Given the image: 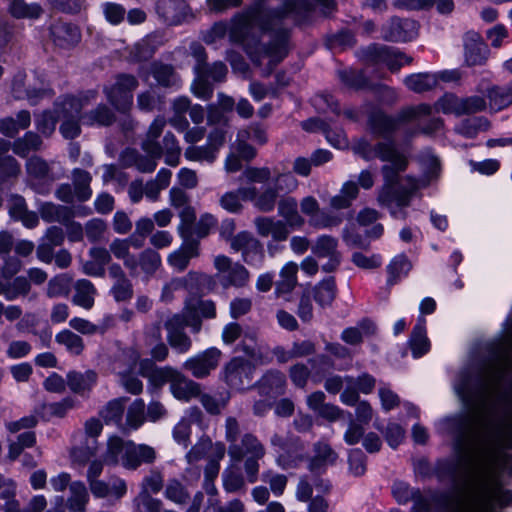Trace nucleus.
<instances>
[{
    "label": "nucleus",
    "mask_w": 512,
    "mask_h": 512,
    "mask_svg": "<svg viewBox=\"0 0 512 512\" xmlns=\"http://www.w3.org/2000/svg\"><path fill=\"white\" fill-rule=\"evenodd\" d=\"M512 332L490 345V354L483 367L476 373L462 371L454 383V390L469 413L488 412L500 393V382L512 366Z\"/></svg>",
    "instance_id": "obj_1"
},
{
    "label": "nucleus",
    "mask_w": 512,
    "mask_h": 512,
    "mask_svg": "<svg viewBox=\"0 0 512 512\" xmlns=\"http://www.w3.org/2000/svg\"><path fill=\"white\" fill-rule=\"evenodd\" d=\"M279 18L278 13H267L263 10H251L246 14L237 16L228 26L225 23L215 24L204 36L206 43L212 44L225 37L229 31L230 39L234 42H242L250 55L252 61L262 64L265 59L268 61L266 73H270L273 67L279 63L287 54V38L285 34L279 35L268 47L258 51L250 43L249 34L259 27L263 30L270 28V20Z\"/></svg>",
    "instance_id": "obj_2"
},
{
    "label": "nucleus",
    "mask_w": 512,
    "mask_h": 512,
    "mask_svg": "<svg viewBox=\"0 0 512 512\" xmlns=\"http://www.w3.org/2000/svg\"><path fill=\"white\" fill-rule=\"evenodd\" d=\"M352 150L367 161L378 158L388 163L382 168L385 187L379 195L380 202L395 203L397 206L408 204L410 196L419 188V184L411 177L402 178L397 183V174L405 170L407 159L395 149L392 143L377 142L373 144L365 138H360L353 144Z\"/></svg>",
    "instance_id": "obj_3"
},
{
    "label": "nucleus",
    "mask_w": 512,
    "mask_h": 512,
    "mask_svg": "<svg viewBox=\"0 0 512 512\" xmlns=\"http://www.w3.org/2000/svg\"><path fill=\"white\" fill-rule=\"evenodd\" d=\"M502 457L503 439L499 430H490L480 437L475 446V460L483 479L490 481L494 478Z\"/></svg>",
    "instance_id": "obj_4"
},
{
    "label": "nucleus",
    "mask_w": 512,
    "mask_h": 512,
    "mask_svg": "<svg viewBox=\"0 0 512 512\" xmlns=\"http://www.w3.org/2000/svg\"><path fill=\"white\" fill-rule=\"evenodd\" d=\"M432 107L428 104H419L403 109L396 118H391L381 111L373 112L369 117V130L375 137L386 138L390 136L400 125L417 119L421 116L430 115Z\"/></svg>",
    "instance_id": "obj_5"
},
{
    "label": "nucleus",
    "mask_w": 512,
    "mask_h": 512,
    "mask_svg": "<svg viewBox=\"0 0 512 512\" xmlns=\"http://www.w3.org/2000/svg\"><path fill=\"white\" fill-rule=\"evenodd\" d=\"M179 233L182 246L169 255L168 263L177 271H183L190 259L198 256V243L208 236L209 226H179Z\"/></svg>",
    "instance_id": "obj_6"
},
{
    "label": "nucleus",
    "mask_w": 512,
    "mask_h": 512,
    "mask_svg": "<svg viewBox=\"0 0 512 512\" xmlns=\"http://www.w3.org/2000/svg\"><path fill=\"white\" fill-rule=\"evenodd\" d=\"M91 98H94L93 92L79 98L68 96L56 103L55 114H58V118L62 119L60 132L65 138L73 139L80 134V113Z\"/></svg>",
    "instance_id": "obj_7"
},
{
    "label": "nucleus",
    "mask_w": 512,
    "mask_h": 512,
    "mask_svg": "<svg viewBox=\"0 0 512 512\" xmlns=\"http://www.w3.org/2000/svg\"><path fill=\"white\" fill-rule=\"evenodd\" d=\"M231 226H224L221 230V236L230 241V246L234 251H241L243 260L250 265H258L262 262L264 254L261 244L249 232L242 231L232 237Z\"/></svg>",
    "instance_id": "obj_8"
},
{
    "label": "nucleus",
    "mask_w": 512,
    "mask_h": 512,
    "mask_svg": "<svg viewBox=\"0 0 512 512\" xmlns=\"http://www.w3.org/2000/svg\"><path fill=\"white\" fill-rule=\"evenodd\" d=\"M137 80L130 75H119L115 83L105 89L108 101L121 112L127 111L133 103V90Z\"/></svg>",
    "instance_id": "obj_9"
},
{
    "label": "nucleus",
    "mask_w": 512,
    "mask_h": 512,
    "mask_svg": "<svg viewBox=\"0 0 512 512\" xmlns=\"http://www.w3.org/2000/svg\"><path fill=\"white\" fill-rule=\"evenodd\" d=\"M221 355L222 353L219 349L215 347L208 348L189 357L183 363V368L197 379L206 378L218 367Z\"/></svg>",
    "instance_id": "obj_10"
},
{
    "label": "nucleus",
    "mask_w": 512,
    "mask_h": 512,
    "mask_svg": "<svg viewBox=\"0 0 512 512\" xmlns=\"http://www.w3.org/2000/svg\"><path fill=\"white\" fill-rule=\"evenodd\" d=\"M167 331V342L178 354H186L192 348V340L184 331L187 327L186 318L180 314L170 316L164 323Z\"/></svg>",
    "instance_id": "obj_11"
},
{
    "label": "nucleus",
    "mask_w": 512,
    "mask_h": 512,
    "mask_svg": "<svg viewBox=\"0 0 512 512\" xmlns=\"http://www.w3.org/2000/svg\"><path fill=\"white\" fill-rule=\"evenodd\" d=\"M311 251L317 258L327 259L321 267L326 273L337 270L341 264L342 255L338 250V240L332 236H319L311 245Z\"/></svg>",
    "instance_id": "obj_12"
},
{
    "label": "nucleus",
    "mask_w": 512,
    "mask_h": 512,
    "mask_svg": "<svg viewBox=\"0 0 512 512\" xmlns=\"http://www.w3.org/2000/svg\"><path fill=\"white\" fill-rule=\"evenodd\" d=\"M214 266L222 275L224 286L242 287L248 282V270L239 263H232L231 259L225 255L216 256Z\"/></svg>",
    "instance_id": "obj_13"
},
{
    "label": "nucleus",
    "mask_w": 512,
    "mask_h": 512,
    "mask_svg": "<svg viewBox=\"0 0 512 512\" xmlns=\"http://www.w3.org/2000/svg\"><path fill=\"white\" fill-rule=\"evenodd\" d=\"M464 61L467 66L484 65L489 58V48L481 35L474 31L465 33L463 37Z\"/></svg>",
    "instance_id": "obj_14"
},
{
    "label": "nucleus",
    "mask_w": 512,
    "mask_h": 512,
    "mask_svg": "<svg viewBox=\"0 0 512 512\" xmlns=\"http://www.w3.org/2000/svg\"><path fill=\"white\" fill-rule=\"evenodd\" d=\"M191 50L197 62L194 67L196 78L191 85L192 93L198 98L208 99L211 97L213 89L207 80V70L204 67L206 60L205 50L199 44H193Z\"/></svg>",
    "instance_id": "obj_15"
},
{
    "label": "nucleus",
    "mask_w": 512,
    "mask_h": 512,
    "mask_svg": "<svg viewBox=\"0 0 512 512\" xmlns=\"http://www.w3.org/2000/svg\"><path fill=\"white\" fill-rule=\"evenodd\" d=\"M228 455L234 462H241L246 456L263 458L266 454L264 444L252 433H245L240 442L228 445Z\"/></svg>",
    "instance_id": "obj_16"
},
{
    "label": "nucleus",
    "mask_w": 512,
    "mask_h": 512,
    "mask_svg": "<svg viewBox=\"0 0 512 512\" xmlns=\"http://www.w3.org/2000/svg\"><path fill=\"white\" fill-rule=\"evenodd\" d=\"M88 485L92 495L96 498L120 500L127 493L126 481L116 476L110 477L108 481L96 479Z\"/></svg>",
    "instance_id": "obj_17"
},
{
    "label": "nucleus",
    "mask_w": 512,
    "mask_h": 512,
    "mask_svg": "<svg viewBox=\"0 0 512 512\" xmlns=\"http://www.w3.org/2000/svg\"><path fill=\"white\" fill-rule=\"evenodd\" d=\"M252 363L241 357L233 358L224 368V379L234 388H240L249 381L253 372Z\"/></svg>",
    "instance_id": "obj_18"
},
{
    "label": "nucleus",
    "mask_w": 512,
    "mask_h": 512,
    "mask_svg": "<svg viewBox=\"0 0 512 512\" xmlns=\"http://www.w3.org/2000/svg\"><path fill=\"white\" fill-rule=\"evenodd\" d=\"M286 376L279 370L267 371L257 383L258 393L267 398H276L285 394Z\"/></svg>",
    "instance_id": "obj_19"
},
{
    "label": "nucleus",
    "mask_w": 512,
    "mask_h": 512,
    "mask_svg": "<svg viewBox=\"0 0 512 512\" xmlns=\"http://www.w3.org/2000/svg\"><path fill=\"white\" fill-rule=\"evenodd\" d=\"M200 384L186 377L182 372L176 370L171 383L170 391L172 395L184 402L190 401L200 395Z\"/></svg>",
    "instance_id": "obj_20"
},
{
    "label": "nucleus",
    "mask_w": 512,
    "mask_h": 512,
    "mask_svg": "<svg viewBox=\"0 0 512 512\" xmlns=\"http://www.w3.org/2000/svg\"><path fill=\"white\" fill-rule=\"evenodd\" d=\"M128 452V457L125 458L124 468L127 470H136L142 464H153L157 459V452L154 447L147 444H136L132 441Z\"/></svg>",
    "instance_id": "obj_21"
},
{
    "label": "nucleus",
    "mask_w": 512,
    "mask_h": 512,
    "mask_svg": "<svg viewBox=\"0 0 512 512\" xmlns=\"http://www.w3.org/2000/svg\"><path fill=\"white\" fill-rule=\"evenodd\" d=\"M51 36L55 45L61 48H70L79 43L81 34L79 29L65 22H57L51 27Z\"/></svg>",
    "instance_id": "obj_22"
},
{
    "label": "nucleus",
    "mask_w": 512,
    "mask_h": 512,
    "mask_svg": "<svg viewBox=\"0 0 512 512\" xmlns=\"http://www.w3.org/2000/svg\"><path fill=\"white\" fill-rule=\"evenodd\" d=\"M122 356L127 359V364L123 371H119V374L121 375V383L129 393L134 395L140 394L143 390L142 382L136 377L127 375L128 372L135 368L140 357L139 353L133 348H128L123 350Z\"/></svg>",
    "instance_id": "obj_23"
},
{
    "label": "nucleus",
    "mask_w": 512,
    "mask_h": 512,
    "mask_svg": "<svg viewBox=\"0 0 512 512\" xmlns=\"http://www.w3.org/2000/svg\"><path fill=\"white\" fill-rule=\"evenodd\" d=\"M131 440H124L119 436H111L107 440V448L103 455L104 462L109 465H122L124 467L125 458L128 457Z\"/></svg>",
    "instance_id": "obj_24"
},
{
    "label": "nucleus",
    "mask_w": 512,
    "mask_h": 512,
    "mask_svg": "<svg viewBox=\"0 0 512 512\" xmlns=\"http://www.w3.org/2000/svg\"><path fill=\"white\" fill-rule=\"evenodd\" d=\"M239 192L242 195V200L252 201L262 211H271L279 194L272 186H269L260 194L257 193L255 187L241 188Z\"/></svg>",
    "instance_id": "obj_25"
},
{
    "label": "nucleus",
    "mask_w": 512,
    "mask_h": 512,
    "mask_svg": "<svg viewBox=\"0 0 512 512\" xmlns=\"http://www.w3.org/2000/svg\"><path fill=\"white\" fill-rule=\"evenodd\" d=\"M12 93L16 99H27L31 104H35L37 99L45 94V90L32 87L31 79H28L25 73L19 72L14 76Z\"/></svg>",
    "instance_id": "obj_26"
},
{
    "label": "nucleus",
    "mask_w": 512,
    "mask_h": 512,
    "mask_svg": "<svg viewBox=\"0 0 512 512\" xmlns=\"http://www.w3.org/2000/svg\"><path fill=\"white\" fill-rule=\"evenodd\" d=\"M255 332H245L239 345L241 350L253 365H264L269 363L267 352L257 344Z\"/></svg>",
    "instance_id": "obj_27"
},
{
    "label": "nucleus",
    "mask_w": 512,
    "mask_h": 512,
    "mask_svg": "<svg viewBox=\"0 0 512 512\" xmlns=\"http://www.w3.org/2000/svg\"><path fill=\"white\" fill-rule=\"evenodd\" d=\"M315 302L322 308L332 305L337 295L336 281L333 276H329L314 285L308 290Z\"/></svg>",
    "instance_id": "obj_28"
},
{
    "label": "nucleus",
    "mask_w": 512,
    "mask_h": 512,
    "mask_svg": "<svg viewBox=\"0 0 512 512\" xmlns=\"http://www.w3.org/2000/svg\"><path fill=\"white\" fill-rule=\"evenodd\" d=\"M376 326L369 319H363L357 326L345 328L341 333V340L348 345H360L365 337L375 334Z\"/></svg>",
    "instance_id": "obj_29"
},
{
    "label": "nucleus",
    "mask_w": 512,
    "mask_h": 512,
    "mask_svg": "<svg viewBox=\"0 0 512 512\" xmlns=\"http://www.w3.org/2000/svg\"><path fill=\"white\" fill-rule=\"evenodd\" d=\"M314 453L308 465L309 470L313 473L319 472L326 466L334 464L337 460L336 452L325 442H317L314 445Z\"/></svg>",
    "instance_id": "obj_30"
},
{
    "label": "nucleus",
    "mask_w": 512,
    "mask_h": 512,
    "mask_svg": "<svg viewBox=\"0 0 512 512\" xmlns=\"http://www.w3.org/2000/svg\"><path fill=\"white\" fill-rule=\"evenodd\" d=\"M127 401V397H120L110 400L109 402H107L105 406H103V408L99 412V415L103 419L105 424L116 425L120 430H122V418Z\"/></svg>",
    "instance_id": "obj_31"
},
{
    "label": "nucleus",
    "mask_w": 512,
    "mask_h": 512,
    "mask_svg": "<svg viewBox=\"0 0 512 512\" xmlns=\"http://www.w3.org/2000/svg\"><path fill=\"white\" fill-rule=\"evenodd\" d=\"M299 266L295 262L286 263L280 270V279L276 282L275 292L278 296L290 294L297 286V273Z\"/></svg>",
    "instance_id": "obj_32"
},
{
    "label": "nucleus",
    "mask_w": 512,
    "mask_h": 512,
    "mask_svg": "<svg viewBox=\"0 0 512 512\" xmlns=\"http://www.w3.org/2000/svg\"><path fill=\"white\" fill-rule=\"evenodd\" d=\"M97 381V374L93 370L84 373L72 371L67 374V385L74 393L84 395L88 393Z\"/></svg>",
    "instance_id": "obj_33"
},
{
    "label": "nucleus",
    "mask_w": 512,
    "mask_h": 512,
    "mask_svg": "<svg viewBox=\"0 0 512 512\" xmlns=\"http://www.w3.org/2000/svg\"><path fill=\"white\" fill-rule=\"evenodd\" d=\"M409 345L414 358H419L426 354L430 349V342L426 335V321L420 317L413 328L410 336Z\"/></svg>",
    "instance_id": "obj_34"
},
{
    "label": "nucleus",
    "mask_w": 512,
    "mask_h": 512,
    "mask_svg": "<svg viewBox=\"0 0 512 512\" xmlns=\"http://www.w3.org/2000/svg\"><path fill=\"white\" fill-rule=\"evenodd\" d=\"M165 125L166 120L163 117H157L151 123L147 131L146 138L142 144V147L147 154H151L154 157H161L162 148L157 142V139L161 135Z\"/></svg>",
    "instance_id": "obj_35"
},
{
    "label": "nucleus",
    "mask_w": 512,
    "mask_h": 512,
    "mask_svg": "<svg viewBox=\"0 0 512 512\" xmlns=\"http://www.w3.org/2000/svg\"><path fill=\"white\" fill-rule=\"evenodd\" d=\"M73 407L74 401L65 398L59 402L41 404L35 409V413L43 420L49 421L53 418H63Z\"/></svg>",
    "instance_id": "obj_36"
},
{
    "label": "nucleus",
    "mask_w": 512,
    "mask_h": 512,
    "mask_svg": "<svg viewBox=\"0 0 512 512\" xmlns=\"http://www.w3.org/2000/svg\"><path fill=\"white\" fill-rule=\"evenodd\" d=\"M75 294L72 298V302L86 310H89L94 305L96 288L87 279L78 280L75 285Z\"/></svg>",
    "instance_id": "obj_37"
},
{
    "label": "nucleus",
    "mask_w": 512,
    "mask_h": 512,
    "mask_svg": "<svg viewBox=\"0 0 512 512\" xmlns=\"http://www.w3.org/2000/svg\"><path fill=\"white\" fill-rule=\"evenodd\" d=\"M31 124V115L28 111L22 110L16 117H6L0 120V133L13 137L20 130L28 128Z\"/></svg>",
    "instance_id": "obj_38"
},
{
    "label": "nucleus",
    "mask_w": 512,
    "mask_h": 512,
    "mask_svg": "<svg viewBox=\"0 0 512 512\" xmlns=\"http://www.w3.org/2000/svg\"><path fill=\"white\" fill-rule=\"evenodd\" d=\"M184 3L175 0H159L156 4V11L165 22L178 24L183 18Z\"/></svg>",
    "instance_id": "obj_39"
},
{
    "label": "nucleus",
    "mask_w": 512,
    "mask_h": 512,
    "mask_svg": "<svg viewBox=\"0 0 512 512\" xmlns=\"http://www.w3.org/2000/svg\"><path fill=\"white\" fill-rule=\"evenodd\" d=\"M486 96L493 111L502 110L512 104V88L509 86H491L487 89Z\"/></svg>",
    "instance_id": "obj_40"
},
{
    "label": "nucleus",
    "mask_w": 512,
    "mask_h": 512,
    "mask_svg": "<svg viewBox=\"0 0 512 512\" xmlns=\"http://www.w3.org/2000/svg\"><path fill=\"white\" fill-rule=\"evenodd\" d=\"M9 214L13 221L23 222L24 224H33L38 221L34 212H29L26 208L23 197L14 195L9 199Z\"/></svg>",
    "instance_id": "obj_41"
},
{
    "label": "nucleus",
    "mask_w": 512,
    "mask_h": 512,
    "mask_svg": "<svg viewBox=\"0 0 512 512\" xmlns=\"http://www.w3.org/2000/svg\"><path fill=\"white\" fill-rule=\"evenodd\" d=\"M145 422V403L142 399H136L129 406L126 414V422L123 423L122 432L129 433L137 430Z\"/></svg>",
    "instance_id": "obj_42"
},
{
    "label": "nucleus",
    "mask_w": 512,
    "mask_h": 512,
    "mask_svg": "<svg viewBox=\"0 0 512 512\" xmlns=\"http://www.w3.org/2000/svg\"><path fill=\"white\" fill-rule=\"evenodd\" d=\"M70 497L67 500L68 509L71 512H83L89 500V494L86 486L81 481H75L70 484Z\"/></svg>",
    "instance_id": "obj_43"
},
{
    "label": "nucleus",
    "mask_w": 512,
    "mask_h": 512,
    "mask_svg": "<svg viewBox=\"0 0 512 512\" xmlns=\"http://www.w3.org/2000/svg\"><path fill=\"white\" fill-rule=\"evenodd\" d=\"M55 341L59 345L64 346L66 351L74 356L81 355L85 348V344L81 336L69 329H64L57 333Z\"/></svg>",
    "instance_id": "obj_44"
},
{
    "label": "nucleus",
    "mask_w": 512,
    "mask_h": 512,
    "mask_svg": "<svg viewBox=\"0 0 512 512\" xmlns=\"http://www.w3.org/2000/svg\"><path fill=\"white\" fill-rule=\"evenodd\" d=\"M405 85L416 93L433 89L438 84V77L431 73H417L405 78Z\"/></svg>",
    "instance_id": "obj_45"
},
{
    "label": "nucleus",
    "mask_w": 512,
    "mask_h": 512,
    "mask_svg": "<svg viewBox=\"0 0 512 512\" xmlns=\"http://www.w3.org/2000/svg\"><path fill=\"white\" fill-rule=\"evenodd\" d=\"M376 55L377 61L385 63L392 71H396L401 66L411 62L410 57L388 47L378 49Z\"/></svg>",
    "instance_id": "obj_46"
},
{
    "label": "nucleus",
    "mask_w": 512,
    "mask_h": 512,
    "mask_svg": "<svg viewBox=\"0 0 512 512\" xmlns=\"http://www.w3.org/2000/svg\"><path fill=\"white\" fill-rule=\"evenodd\" d=\"M489 122L483 117L467 118L455 126V132L466 138H473L479 132L487 130Z\"/></svg>",
    "instance_id": "obj_47"
},
{
    "label": "nucleus",
    "mask_w": 512,
    "mask_h": 512,
    "mask_svg": "<svg viewBox=\"0 0 512 512\" xmlns=\"http://www.w3.org/2000/svg\"><path fill=\"white\" fill-rule=\"evenodd\" d=\"M171 175L172 173L170 170L161 169L154 180H151L144 185L145 196L151 201H155L160 192L168 187Z\"/></svg>",
    "instance_id": "obj_48"
},
{
    "label": "nucleus",
    "mask_w": 512,
    "mask_h": 512,
    "mask_svg": "<svg viewBox=\"0 0 512 512\" xmlns=\"http://www.w3.org/2000/svg\"><path fill=\"white\" fill-rule=\"evenodd\" d=\"M411 268L412 265L405 255L395 256L387 266L388 283L395 284L399 278L407 275Z\"/></svg>",
    "instance_id": "obj_49"
},
{
    "label": "nucleus",
    "mask_w": 512,
    "mask_h": 512,
    "mask_svg": "<svg viewBox=\"0 0 512 512\" xmlns=\"http://www.w3.org/2000/svg\"><path fill=\"white\" fill-rule=\"evenodd\" d=\"M90 182L89 173L79 169L73 171V190L77 200L85 201L90 198L92 194Z\"/></svg>",
    "instance_id": "obj_50"
},
{
    "label": "nucleus",
    "mask_w": 512,
    "mask_h": 512,
    "mask_svg": "<svg viewBox=\"0 0 512 512\" xmlns=\"http://www.w3.org/2000/svg\"><path fill=\"white\" fill-rule=\"evenodd\" d=\"M223 488L227 493L245 492L244 476L233 468L225 469L222 473Z\"/></svg>",
    "instance_id": "obj_51"
},
{
    "label": "nucleus",
    "mask_w": 512,
    "mask_h": 512,
    "mask_svg": "<svg viewBox=\"0 0 512 512\" xmlns=\"http://www.w3.org/2000/svg\"><path fill=\"white\" fill-rule=\"evenodd\" d=\"M164 496L177 505L186 504L190 497L185 486L177 479L168 480L164 490Z\"/></svg>",
    "instance_id": "obj_52"
},
{
    "label": "nucleus",
    "mask_w": 512,
    "mask_h": 512,
    "mask_svg": "<svg viewBox=\"0 0 512 512\" xmlns=\"http://www.w3.org/2000/svg\"><path fill=\"white\" fill-rule=\"evenodd\" d=\"M366 226H349L344 231L346 243L353 247L366 249L370 244L368 230L363 229Z\"/></svg>",
    "instance_id": "obj_53"
},
{
    "label": "nucleus",
    "mask_w": 512,
    "mask_h": 512,
    "mask_svg": "<svg viewBox=\"0 0 512 512\" xmlns=\"http://www.w3.org/2000/svg\"><path fill=\"white\" fill-rule=\"evenodd\" d=\"M10 13L16 18H38L41 13V7L36 4H27L23 0H13L9 6Z\"/></svg>",
    "instance_id": "obj_54"
},
{
    "label": "nucleus",
    "mask_w": 512,
    "mask_h": 512,
    "mask_svg": "<svg viewBox=\"0 0 512 512\" xmlns=\"http://www.w3.org/2000/svg\"><path fill=\"white\" fill-rule=\"evenodd\" d=\"M164 486V476L161 470L151 469L148 474L145 475L140 484V492H146L148 494L159 493Z\"/></svg>",
    "instance_id": "obj_55"
},
{
    "label": "nucleus",
    "mask_w": 512,
    "mask_h": 512,
    "mask_svg": "<svg viewBox=\"0 0 512 512\" xmlns=\"http://www.w3.org/2000/svg\"><path fill=\"white\" fill-rule=\"evenodd\" d=\"M113 120L112 112L104 105H100L95 110L82 116V123L90 126L109 125Z\"/></svg>",
    "instance_id": "obj_56"
},
{
    "label": "nucleus",
    "mask_w": 512,
    "mask_h": 512,
    "mask_svg": "<svg viewBox=\"0 0 512 512\" xmlns=\"http://www.w3.org/2000/svg\"><path fill=\"white\" fill-rule=\"evenodd\" d=\"M41 146V139L34 133L29 132L24 137L15 141L13 145V151L15 154L25 157L31 151L39 149Z\"/></svg>",
    "instance_id": "obj_57"
},
{
    "label": "nucleus",
    "mask_w": 512,
    "mask_h": 512,
    "mask_svg": "<svg viewBox=\"0 0 512 512\" xmlns=\"http://www.w3.org/2000/svg\"><path fill=\"white\" fill-rule=\"evenodd\" d=\"M193 311L205 318L216 317V307L211 300L190 299L185 302V312L190 315Z\"/></svg>",
    "instance_id": "obj_58"
},
{
    "label": "nucleus",
    "mask_w": 512,
    "mask_h": 512,
    "mask_svg": "<svg viewBox=\"0 0 512 512\" xmlns=\"http://www.w3.org/2000/svg\"><path fill=\"white\" fill-rule=\"evenodd\" d=\"M133 504L138 512H160L164 506L162 500L154 498L152 494L139 492L134 498Z\"/></svg>",
    "instance_id": "obj_59"
},
{
    "label": "nucleus",
    "mask_w": 512,
    "mask_h": 512,
    "mask_svg": "<svg viewBox=\"0 0 512 512\" xmlns=\"http://www.w3.org/2000/svg\"><path fill=\"white\" fill-rule=\"evenodd\" d=\"M271 186L278 193L291 192L297 188L298 181L291 172L274 171Z\"/></svg>",
    "instance_id": "obj_60"
},
{
    "label": "nucleus",
    "mask_w": 512,
    "mask_h": 512,
    "mask_svg": "<svg viewBox=\"0 0 512 512\" xmlns=\"http://www.w3.org/2000/svg\"><path fill=\"white\" fill-rule=\"evenodd\" d=\"M162 154H165V161L168 165L176 166L178 164L180 147L175 136L168 132L163 138Z\"/></svg>",
    "instance_id": "obj_61"
},
{
    "label": "nucleus",
    "mask_w": 512,
    "mask_h": 512,
    "mask_svg": "<svg viewBox=\"0 0 512 512\" xmlns=\"http://www.w3.org/2000/svg\"><path fill=\"white\" fill-rule=\"evenodd\" d=\"M71 279L65 275H57L48 282L47 296L55 298L65 296L70 291Z\"/></svg>",
    "instance_id": "obj_62"
},
{
    "label": "nucleus",
    "mask_w": 512,
    "mask_h": 512,
    "mask_svg": "<svg viewBox=\"0 0 512 512\" xmlns=\"http://www.w3.org/2000/svg\"><path fill=\"white\" fill-rule=\"evenodd\" d=\"M461 98L452 94L444 95L435 103V110L444 114L462 115Z\"/></svg>",
    "instance_id": "obj_63"
},
{
    "label": "nucleus",
    "mask_w": 512,
    "mask_h": 512,
    "mask_svg": "<svg viewBox=\"0 0 512 512\" xmlns=\"http://www.w3.org/2000/svg\"><path fill=\"white\" fill-rule=\"evenodd\" d=\"M30 289L31 284L27 278L16 277L12 282H7L6 300L13 301L20 296H26Z\"/></svg>",
    "instance_id": "obj_64"
}]
</instances>
